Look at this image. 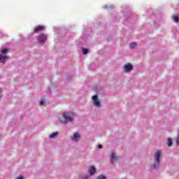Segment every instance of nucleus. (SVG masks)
Segmentation results:
<instances>
[{
  "instance_id": "f257e3e1",
  "label": "nucleus",
  "mask_w": 179,
  "mask_h": 179,
  "mask_svg": "<svg viewBox=\"0 0 179 179\" xmlns=\"http://www.w3.org/2000/svg\"><path fill=\"white\" fill-rule=\"evenodd\" d=\"M76 118V114L73 112H64L62 113V117L59 118L60 124L63 125H68V124H72Z\"/></svg>"
},
{
  "instance_id": "f03ea898",
  "label": "nucleus",
  "mask_w": 179,
  "mask_h": 179,
  "mask_svg": "<svg viewBox=\"0 0 179 179\" xmlns=\"http://www.w3.org/2000/svg\"><path fill=\"white\" fill-rule=\"evenodd\" d=\"M160 157H162V150H158L155 154V160L153 164L151 165L153 170H157L160 167Z\"/></svg>"
},
{
  "instance_id": "7ed1b4c3",
  "label": "nucleus",
  "mask_w": 179,
  "mask_h": 179,
  "mask_svg": "<svg viewBox=\"0 0 179 179\" xmlns=\"http://www.w3.org/2000/svg\"><path fill=\"white\" fill-rule=\"evenodd\" d=\"M92 100L94 101V106L97 108H100L101 107V103L99 101V96L97 94L92 96Z\"/></svg>"
},
{
  "instance_id": "20e7f679",
  "label": "nucleus",
  "mask_w": 179,
  "mask_h": 179,
  "mask_svg": "<svg viewBox=\"0 0 179 179\" xmlns=\"http://www.w3.org/2000/svg\"><path fill=\"white\" fill-rule=\"evenodd\" d=\"M39 44H44L47 41V35L41 34L38 37Z\"/></svg>"
},
{
  "instance_id": "39448f33",
  "label": "nucleus",
  "mask_w": 179,
  "mask_h": 179,
  "mask_svg": "<svg viewBox=\"0 0 179 179\" xmlns=\"http://www.w3.org/2000/svg\"><path fill=\"white\" fill-rule=\"evenodd\" d=\"M71 141H73V142H79V141H80V134L78 132L74 133L71 137Z\"/></svg>"
},
{
  "instance_id": "423d86ee",
  "label": "nucleus",
  "mask_w": 179,
  "mask_h": 179,
  "mask_svg": "<svg viewBox=\"0 0 179 179\" xmlns=\"http://www.w3.org/2000/svg\"><path fill=\"white\" fill-rule=\"evenodd\" d=\"M134 69V66L131 64V63H128L127 64H124V72H131Z\"/></svg>"
},
{
  "instance_id": "0eeeda50",
  "label": "nucleus",
  "mask_w": 179,
  "mask_h": 179,
  "mask_svg": "<svg viewBox=\"0 0 179 179\" xmlns=\"http://www.w3.org/2000/svg\"><path fill=\"white\" fill-rule=\"evenodd\" d=\"M8 59H9V56L6 55H0V62H1V64H5Z\"/></svg>"
},
{
  "instance_id": "6e6552de",
  "label": "nucleus",
  "mask_w": 179,
  "mask_h": 179,
  "mask_svg": "<svg viewBox=\"0 0 179 179\" xmlns=\"http://www.w3.org/2000/svg\"><path fill=\"white\" fill-rule=\"evenodd\" d=\"M44 30H45V27L39 25L35 27L34 33H38V31H44Z\"/></svg>"
},
{
  "instance_id": "1a4fd4ad",
  "label": "nucleus",
  "mask_w": 179,
  "mask_h": 179,
  "mask_svg": "<svg viewBox=\"0 0 179 179\" xmlns=\"http://www.w3.org/2000/svg\"><path fill=\"white\" fill-rule=\"evenodd\" d=\"M88 173L90 176H94L96 174V168L94 166H90L88 169Z\"/></svg>"
},
{
  "instance_id": "9d476101",
  "label": "nucleus",
  "mask_w": 179,
  "mask_h": 179,
  "mask_svg": "<svg viewBox=\"0 0 179 179\" xmlns=\"http://www.w3.org/2000/svg\"><path fill=\"white\" fill-rule=\"evenodd\" d=\"M117 160H118V158L117 157V156H115V153L113 152L110 156V162H111L112 164L113 163H115V162H117Z\"/></svg>"
},
{
  "instance_id": "9b49d317",
  "label": "nucleus",
  "mask_w": 179,
  "mask_h": 179,
  "mask_svg": "<svg viewBox=\"0 0 179 179\" xmlns=\"http://www.w3.org/2000/svg\"><path fill=\"white\" fill-rule=\"evenodd\" d=\"M59 134V133L58 131L53 132L51 134H50L49 138L50 139H54V138H55L56 136H58Z\"/></svg>"
},
{
  "instance_id": "f8f14e48",
  "label": "nucleus",
  "mask_w": 179,
  "mask_h": 179,
  "mask_svg": "<svg viewBox=\"0 0 179 179\" xmlns=\"http://www.w3.org/2000/svg\"><path fill=\"white\" fill-rule=\"evenodd\" d=\"M1 55H6V54L9 52V49L8 48H3L1 49Z\"/></svg>"
},
{
  "instance_id": "ddd939ff",
  "label": "nucleus",
  "mask_w": 179,
  "mask_h": 179,
  "mask_svg": "<svg viewBox=\"0 0 179 179\" xmlns=\"http://www.w3.org/2000/svg\"><path fill=\"white\" fill-rule=\"evenodd\" d=\"M103 9H113L114 8V6L110 4H107L103 6Z\"/></svg>"
},
{
  "instance_id": "4468645a",
  "label": "nucleus",
  "mask_w": 179,
  "mask_h": 179,
  "mask_svg": "<svg viewBox=\"0 0 179 179\" xmlns=\"http://www.w3.org/2000/svg\"><path fill=\"white\" fill-rule=\"evenodd\" d=\"M136 45H138V43H136V42H133L130 43L129 48L134 49L136 47Z\"/></svg>"
},
{
  "instance_id": "2eb2a0df",
  "label": "nucleus",
  "mask_w": 179,
  "mask_h": 179,
  "mask_svg": "<svg viewBox=\"0 0 179 179\" xmlns=\"http://www.w3.org/2000/svg\"><path fill=\"white\" fill-rule=\"evenodd\" d=\"M167 145H168L169 148L173 146V139H171V138H168Z\"/></svg>"
},
{
  "instance_id": "dca6fc26",
  "label": "nucleus",
  "mask_w": 179,
  "mask_h": 179,
  "mask_svg": "<svg viewBox=\"0 0 179 179\" xmlns=\"http://www.w3.org/2000/svg\"><path fill=\"white\" fill-rule=\"evenodd\" d=\"M89 53V49L83 48V55H86Z\"/></svg>"
},
{
  "instance_id": "f3484780",
  "label": "nucleus",
  "mask_w": 179,
  "mask_h": 179,
  "mask_svg": "<svg viewBox=\"0 0 179 179\" xmlns=\"http://www.w3.org/2000/svg\"><path fill=\"white\" fill-rule=\"evenodd\" d=\"M173 20L176 22L178 23L179 22V17L177 15H173Z\"/></svg>"
},
{
  "instance_id": "a211bd4d",
  "label": "nucleus",
  "mask_w": 179,
  "mask_h": 179,
  "mask_svg": "<svg viewBox=\"0 0 179 179\" xmlns=\"http://www.w3.org/2000/svg\"><path fill=\"white\" fill-rule=\"evenodd\" d=\"M96 179H107V178H106V176L101 174V175H99Z\"/></svg>"
},
{
  "instance_id": "6ab92c4d",
  "label": "nucleus",
  "mask_w": 179,
  "mask_h": 179,
  "mask_svg": "<svg viewBox=\"0 0 179 179\" xmlns=\"http://www.w3.org/2000/svg\"><path fill=\"white\" fill-rule=\"evenodd\" d=\"M44 103H45V100L41 99V100L40 101L39 106H44Z\"/></svg>"
},
{
  "instance_id": "aec40b11",
  "label": "nucleus",
  "mask_w": 179,
  "mask_h": 179,
  "mask_svg": "<svg viewBox=\"0 0 179 179\" xmlns=\"http://www.w3.org/2000/svg\"><path fill=\"white\" fill-rule=\"evenodd\" d=\"M177 136H178V138H177V141H176V143H177V145H179V130L178 131Z\"/></svg>"
},
{
  "instance_id": "412c9836",
  "label": "nucleus",
  "mask_w": 179,
  "mask_h": 179,
  "mask_svg": "<svg viewBox=\"0 0 179 179\" xmlns=\"http://www.w3.org/2000/svg\"><path fill=\"white\" fill-rule=\"evenodd\" d=\"M81 179H89V176L85 175L81 177Z\"/></svg>"
},
{
  "instance_id": "4be33fe9",
  "label": "nucleus",
  "mask_w": 179,
  "mask_h": 179,
  "mask_svg": "<svg viewBox=\"0 0 179 179\" xmlns=\"http://www.w3.org/2000/svg\"><path fill=\"white\" fill-rule=\"evenodd\" d=\"M98 149H103V145H98Z\"/></svg>"
},
{
  "instance_id": "5701e85b",
  "label": "nucleus",
  "mask_w": 179,
  "mask_h": 179,
  "mask_svg": "<svg viewBox=\"0 0 179 179\" xmlns=\"http://www.w3.org/2000/svg\"><path fill=\"white\" fill-rule=\"evenodd\" d=\"M16 179H23V176L17 177Z\"/></svg>"
},
{
  "instance_id": "b1692460",
  "label": "nucleus",
  "mask_w": 179,
  "mask_h": 179,
  "mask_svg": "<svg viewBox=\"0 0 179 179\" xmlns=\"http://www.w3.org/2000/svg\"><path fill=\"white\" fill-rule=\"evenodd\" d=\"M0 98H1V90H0Z\"/></svg>"
},
{
  "instance_id": "393cba45",
  "label": "nucleus",
  "mask_w": 179,
  "mask_h": 179,
  "mask_svg": "<svg viewBox=\"0 0 179 179\" xmlns=\"http://www.w3.org/2000/svg\"><path fill=\"white\" fill-rule=\"evenodd\" d=\"M2 37V35H0V38Z\"/></svg>"
}]
</instances>
